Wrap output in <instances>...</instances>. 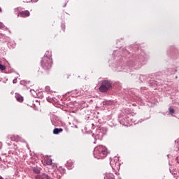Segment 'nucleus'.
Here are the masks:
<instances>
[{"label":"nucleus","mask_w":179,"mask_h":179,"mask_svg":"<svg viewBox=\"0 0 179 179\" xmlns=\"http://www.w3.org/2000/svg\"><path fill=\"white\" fill-rule=\"evenodd\" d=\"M93 155L95 159H104V157H106L107 155H108V151L106 146L99 145L94 148Z\"/></svg>","instance_id":"obj_1"},{"label":"nucleus","mask_w":179,"mask_h":179,"mask_svg":"<svg viewBox=\"0 0 179 179\" xmlns=\"http://www.w3.org/2000/svg\"><path fill=\"white\" fill-rule=\"evenodd\" d=\"M119 122L121 125L129 127V125H132V117H131V115L122 114L119 116Z\"/></svg>","instance_id":"obj_2"},{"label":"nucleus","mask_w":179,"mask_h":179,"mask_svg":"<svg viewBox=\"0 0 179 179\" xmlns=\"http://www.w3.org/2000/svg\"><path fill=\"white\" fill-rule=\"evenodd\" d=\"M107 134V127H99L96 129L94 134H92V136H94L95 139H99L101 141L103 136Z\"/></svg>","instance_id":"obj_3"},{"label":"nucleus","mask_w":179,"mask_h":179,"mask_svg":"<svg viewBox=\"0 0 179 179\" xmlns=\"http://www.w3.org/2000/svg\"><path fill=\"white\" fill-rule=\"evenodd\" d=\"M41 65L43 69L49 71V69H51V66H52V59H42Z\"/></svg>","instance_id":"obj_4"},{"label":"nucleus","mask_w":179,"mask_h":179,"mask_svg":"<svg viewBox=\"0 0 179 179\" xmlns=\"http://www.w3.org/2000/svg\"><path fill=\"white\" fill-rule=\"evenodd\" d=\"M110 87H111V81L103 80L99 87V92H101V93H106Z\"/></svg>","instance_id":"obj_5"},{"label":"nucleus","mask_w":179,"mask_h":179,"mask_svg":"<svg viewBox=\"0 0 179 179\" xmlns=\"http://www.w3.org/2000/svg\"><path fill=\"white\" fill-rule=\"evenodd\" d=\"M17 16H20V17H28V16H30V12L29 10L21 11L17 13Z\"/></svg>","instance_id":"obj_6"},{"label":"nucleus","mask_w":179,"mask_h":179,"mask_svg":"<svg viewBox=\"0 0 179 179\" xmlns=\"http://www.w3.org/2000/svg\"><path fill=\"white\" fill-rule=\"evenodd\" d=\"M20 85H23L24 87H26L27 89H30V87L33 86V83L30 81H21Z\"/></svg>","instance_id":"obj_7"},{"label":"nucleus","mask_w":179,"mask_h":179,"mask_svg":"<svg viewBox=\"0 0 179 179\" xmlns=\"http://www.w3.org/2000/svg\"><path fill=\"white\" fill-rule=\"evenodd\" d=\"M52 59V54L50 51H46L45 53L44 57L42 58V59Z\"/></svg>","instance_id":"obj_8"},{"label":"nucleus","mask_w":179,"mask_h":179,"mask_svg":"<svg viewBox=\"0 0 179 179\" xmlns=\"http://www.w3.org/2000/svg\"><path fill=\"white\" fill-rule=\"evenodd\" d=\"M113 170H118V169H120V162H116L115 163V166H114V162H110V163Z\"/></svg>","instance_id":"obj_9"},{"label":"nucleus","mask_w":179,"mask_h":179,"mask_svg":"<svg viewBox=\"0 0 179 179\" xmlns=\"http://www.w3.org/2000/svg\"><path fill=\"white\" fill-rule=\"evenodd\" d=\"M66 167L68 170H72L73 169V162L71 160L68 161L66 164Z\"/></svg>","instance_id":"obj_10"},{"label":"nucleus","mask_w":179,"mask_h":179,"mask_svg":"<svg viewBox=\"0 0 179 179\" xmlns=\"http://www.w3.org/2000/svg\"><path fill=\"white\" fill-rule=\"evenodd\" d=\"M64 129L62 128H55L53 130L54 135H58V134H61Z\"/></svg>","instance_id":"obj_11"},{"label":"nucleus","mask_w":179,"mask_h":179,"mask_svg":"<svg viewBox=\"0 0 179 179\" xmlns=\"http://www.w3.org/2000/svg\"><path fill=\"white\" fill-rule=\"evenodd\" d=\"M102 104H103V106H113V104H114V101H110V100H109V101H103L102 102Z\"/></svg>","instance_id":"obj_12"},{"label":"nucleus","mask_w":179,"mask_h":179,"mask_svg":"<svg viewBox=\"0 0 179 179\" xmlns=\"http://www.w3.org/2000/svg\"><path fill=\"white\" fill-rule=\"evenodd\" d=\"M15 99H16L17 101H19L20 103H23L24 99H23V96H22V95L16 94Z\"/></svg>","instance_id":"obj_13"},{"label":"nucleus","mask_w":179,"mask_h":179,"mask_svg":"<svg viewBox=\"0 0 179 179\" xmlns=\"http://www.w3.org/2000/svg\"><path fill=\"white\" fill-rule=\"evenodd\" d=\"M104 179H115V177L113 173H106L104 177Z\"/></svg>","instance_id":"obj_14"},{"label":"nucleus","mask_w":179,"mask_h":179,"mask_svg":"<svg viewBox=\"0 0 179 179\" xmlns=\"http://www.w3.org/2000/svg\"><path fill=\"white\" fill-rule=\"evenodd\" d=\"M32 171L33 173H34L35 174H40L41 173V170L39 167L35 166L32 168Z\"/></svg>","instance_id":"obj_15"},{"label":"nucleus","mask_w":179,"mask_h":179,"mask_svg":"<svg viewBox=\"0 0 179 179\" xmlns=\"http://www.w3.org/2000/svg\"><path fill=\"white\" fill-rule=\"evenodd\" d=\"M46 164H48V166H51L52 164V160L51 159H49L46 161Z\"/></svg>","instance_id":"obj_16"},{"label":"nucleus","mask_w":179,"mask_h":179,"mask_svg":"<svg viewBox=\"0 0 179 179\" xmlns=\"http://www.w3.org/2000/svg\"><path fill=\"white\" fill-rule=\"evenodd\" d=\"M123 54L124 55H129V51H128L127 49H123Z\"/></svg>","instance_id":"obj_17"},{"label":"nucleus","mask_w":179,"mask_h":179,"mask_svg":"<svg viewBox=\"0 0 179 179\" xmlns=\"http://www.w3.org/2000/svg\"><path fill=\"white\" fill-rule=\"evenodd\" d=\"M169 111L170 114H171V115H173L176 113V110H174V109H173L171 108H169Z\"/></svg>","instance_id":"obj_18"},{"label":"nucleus","mask_w":179,"mask_h":179,"mask_svg":"<svg viewBox=\"0 0 179 179\" xmlns=\"http://www.w3.org/2000/svg\"><path fill=\"white\" fill-rule=\"evenodd\" d=\"M6 69V67L5 66V65L0 64V70L1 71H5Z\"/></svg>","instance_id":"obj_19"},{"label":"nucleus","mask_w":179,"mask_h":179,"mask_svg":"<svg viewBox=\"0 0 179 179\" xmlns=\"http://www.w3.org/2000/svg\"><path fill=\"white\" fill-rule=\"evenodd\" d=\"M59 171H61L62 174H65V169L61 168Z\"/></svg>","instance_id":"obj_20"},{"label":"nucleus","mask_w":179,"mask_h":179,"mask_svg":"<svg viewBox=\"0 0 179 179\" xmlns=\"http://www.w3.org/2000/svg\"><path fill=\"white\" fill-rule=\"evenodd\" d=\"M4 28H5V25H3L2 22H0V29H4Z\"/></svg>","instance_id":"obj_21"},{"label":"nucleus","mask_w":179,"mask_h":179,"mask_svg":"<svg viewBox=\"0 0 179 179\" xmlns=\"http://www.w3.org/2000/svg\"><path fill=\"white\" fill-rule=\"evenodd\" d=\"M11 141H16V138L15 136H11Z\"/></svg>","instance_id":"obj_22"},{"label":"nucleus","mask_w":179,"mask_h":179,"mask_svg":"<svg viewBox=\"0 0 179 179\" xmlns=\"http://www.w3.org/2000/svg\"><path fill=\"white\" fill-rule=\"evenodd\" d=\"M46 92H50V87H45Z\"/></svg>","instance_id":"obj_23"},{"label":"nucleus","mask_w":179,"mask_h":179,"mask_svg":"<svg viewBox=\"0 0 179 179\" xmlns=\"http://www.w3.org/2000/svg\"><path fill=\"white\" fill-rule=\"evenodd\" d=\"M13 83H17V79H14L13 80Z\"/></svg>","instance_id":"obj_24"},{"label":"nucleus","mask_w":179,"mask_h":179,"mask_svg":"<svg viewBox=\"0 0 179 179\" xmlns=\"http://www.w3.org/2000/svg\"><path fill=\"white\" fill-rule=\"evenodd\" d=\"M0 36H1V37H5V34H0Z\"/></svg>","instance_id":"obj_25"},{"label":"nucleus","mask_w":179,"mask_h":179,"mask_svg":"<svg viewBox=\"0 0 179 179\" xmlns=\"http://www.w3.org/2000/svg\"><path fill=\"white\" fill-rule=\"evenodd\" d=\"M2 148V143H0V149Z\"/></svg>","instance_id":"obj_26"},{"label":"nucleus","mask_w":179,"mask_h":179,"mask_svg":"<svg viewBox=\"0 0 179 179\" xmlns=\"http://www.w3.org/2000/svg\"><path fill=\"white\" fill-rule=\"evenodd\" d=\"M141 61H144L143 57H141Z\"/></svg>","instance_id":"obj_27"},{"label":"nucleus","mask_w":179,"mask_h":179,"mask_svg":"<svg viewBox=\"0 0 179 179\" xmlns=\"http://www.w3.org/2000/svg\"><path fill=\"white\" fill-rule=\"evenodd\" d=\"M92 125L93 129H94V124H92Z\"/></svg>","instance_id":"obj_28"},{"label":"nucleus","mask_w":179,"mask_h":179,"mask_svg":"<svg viewBox=\"0 0 179 179\" xmlns=\"http://www.w3.org/2000/svg\"><path fill=\"white\" fill-rule=\"evenodd\" d=\"M30 92H31H31H34V90H30Z\"/></svg>","instance_id":"obj_29"},{"label":"nucleus","mask_w":179,"mask_h":179,"mask_svg":"<svg viewBox=\"0 0 179 179\" xmlns=\"http://www.w3.org/2000/svg\"><path fill=\"white\" fill-rule=\"evenodd\" d=\"M65 6H66V4H64V8H65Z\"/></svg>","instance_id":"obj_30"},{"label":"nucleus","mask_w":179,"mask_h":179,"mask_svg":"<svg viewBox=\"0 0 179 179\" xmlns=\"http://www.w3.org/2000/svg\"><path fill=\"white\" fill-rule=\"evenodd\" d=\"M65 6H66V4H64V8H65Z\"/></svg>","instance_id":"obj_31"},{"label":"nucleus","mask_w":179,"mask_h":179,"mask_svg":"<svg viewBox=\"0 0 179 179\" xmlns=\"http://www.w3.org/2000/svg\"><path fill=\"white\" fill-rule=\"evenodd\" d=\"M2 9L0 8V12H1Z\"/></svg>","instance_id":"obj_32"},{"label":"nucleus","mask_w":179,"mask_h":179,"mask_svg":"<svg viewBox=\"0 0 179 179\" xmlns=\"http://www.w3.org/2000/svg\"><path fill=\"white\" fill-rule=\"evenodd\" d=\"M27 148H28V149H29V145H27Z\"/></svg>","instance_id":"obj_33"},{"label":"nucleus","mask_w":179,"mask_h":179,"mask_svg":"<svg viewBox=\"0 0 179 179\" xmlns=\"http://www.w3.org/2000/svg\"><path fill=\"white\" fill-rule=\"evenodd\" d=\"M16 10H17V9H15V11H16Z\"/></svg>","instance_id":"obj_34"}]
</instances>
